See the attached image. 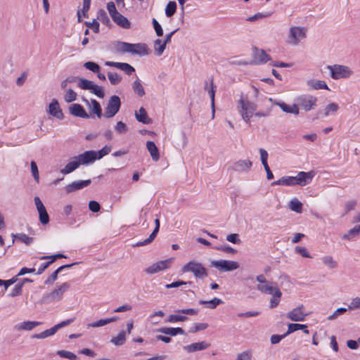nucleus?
Instances as JSON below:
<instances>
[{
    "label": "nucleus",
    "instance_id": "31",
    "mask_svg": "<svg viewBox=\"0 0 360 360\" xmlns=\"http://www.w3.org/2000/svg\"><path fill=\"white\" fill-rule=\"evenodd\" d=\"M13 240H12V245L15 243V239H18L22 243L26 244L27 245H30L33 240L34 238L32 237L28 236L25 233H12Z\"/></svg>",
    "mask_w": 360,
    "mask_h": 360
},
{
    "label": "nucleus",
    "instance_id": "18",
    "mask_svg": "<svg viewBox=\"0 0 360 360\" xmlns=\"http://www.w3.org/2000/svg\"><path fill=\"white\" fill-rule=\"evenodd\" d=\"M69 111L70 113L75 117L86 119L90 117V115L86 112L84 107L78 103L72 104L69 107Z\"/></svg>",
    "mask_w": 360,
    "mask_h": 360
},
{
    "label": "nucleus",
    "instance_id": "16",
    "mask_svg": "<svg viewBox=\"0 0 360 360\" xmlns=\"http://www.w3.org/2000/svg\"><path fill=\"white\" fill-rule=\"evenodd\" d=\"M49 113L58 120H63L64 118V115L60 107L59 103L55 98L52 100L49 105Z\"/></svg>",
    "mask_w": 360,
    "mask_h": 360
},
{
    "label": "nucleus",
    "instance_id": "15",
    "mask_svg": "<svg viewBox=\"0 0 360 360\" xmlns=\"http://www.w3.org/2000/svg\"><path fill=\"white\" fill-rule=\"evenodd\" d=\"M91 183V179L73 181L65 187V191L68 194L72 193L76 191L81 190L84 187L89 186Z\"/></svg>",
    "mask_w": 360,
    "mask_h": 360
},
{
    "label": "nucleus",
    "instance_id": "9",
    "mask_svg": "<svg viewBox=\"0 0 360 360\" xmlns=\"http://www.w3.org/2000/svg\"><path fill=\"white\" fill-rule=\"evenodd\" d=\"M252 60L250 61V65H261L267 63L271 60L264 49H259L256 46L252 48Z\"/></svg>",
    "mask_w": 360,
    "mask_h": 360
},
{
    "label": "nucleus",
    "instance_id": "46",
    "mask_svg": "<svg viewBox=\"0 0 360 360\" xmlns=\"http://www.w3.org/2000/svg\"><path fill=\"white\" fill-rule=\"evenodd\" d=\"M94 83L92 81L84 78L79 79L78 86L84 90H91Z\"/></svg>",
    "mask_w": 360,
    "mask_h": 360
},
{
    "label": "nucleus",
    "instance_id": "26",
    "mask_svg": "<svg viewBox=\"0 0 360 360\" xmlns=\"http://www.w3.org/2000/svg\"><path fill=\"white\" fill-rule=\"evenodd\" d=\"M40 324L39 321H27L15 325L14 328L17 330H31Z\"/></svg>",
    "mask_w": 360,
    "mask_h": 360
},
{
    "label": "nucleus",
    "instance_id": "12",
    "mask_svg": "<svg viewBox=\"0 0 360 360\" xmlns=\"http://www.w3.org/2000/svg\"><path fill=\"white\" fill-rule=\"evenodd\" d=\"M34 203L39 213V221L42 225H46L49 223V215L45 206L38 196L34 197Z\"/></svg>",
    "mask_w": 360,
    "mask_h": 360
},
{
    "label": "nucleus",
    "instance_id": "30",
    "mask_svg": "<svg viewBox=\"0 0 360 360\" xmlns=\"http://www.w3.org/2000/svg\"><path fill=\"white\" fill-rule=\"evenodd\" d=\"M91 0H83V6L81 10L77 11V21L81 22L82 21V15L88 17L87 12L90 8Z\"/></svg>",
    "mask_w": 360,
    "mask_h": 360
},
{
    "label": "nucleus",
    "instance_id": "37",
    "mask_svg": "<svg viewBox=\"0 0 360 360\" xmlns=\"http://www.w3.org/2000/svg\"><path fill=\"white\" fill-rule=\"evenodd\" d=\"M289 207L292 211L297 213H301L302 212V203L297 198H294L290 201Z\"/></svg>",
    "mask_w": 360,
    "mask_h": 360
},
{
    "label": "nucleus",
    "instance_id": "44",
    "mask_svg": "<svg viewBox=\"0 0 360 360\" xmlns=\"http://www.w3.org/2000/svg\"><path fill=\"white\" fill-rule=\"evenodd\" d=\"M307 328V326L305 324L300 323H289L288 325V330L286 334L289 335L292 333H294L298 330L305 329Z\"/></svg>",
    "mask_w": 360,
    "mask_h": 360
},
{
    "label": "nucleus",
    "instance_id": "53",
    "mask_svg": "<svg viewBox=\"0 0 360 360\" xmlns=\"http://www.w3.org/2000/svg\"><path fill=\"white\" fill-rule=\"evenodd\" d=\"M322 260L323 264L330 269H335L338 266V263L333 259V258L331 256L323 257Z\"/></svg>",
    "mask_w": 360,
    "mask_h": 360
},
{
    "label": "nucleus",
    "instance_id": "45",
    "mask_svg": "<svg viewBox=\"0 0 360 360\" xmlns=\"http://www.w3.org/2000/svg\"><path fill=\"white\" fill-rule=\"evenodd\" d=\"M108 79L112 85H117L121 82L122 77L118 75L117 72H110L108 73Z\"/></svg>",
    "mask_w": 360,
    "mask_h": 360
},
{
    "label": "nucleus",
    "instance_id": "27",
    "mask_svg": "<svg viewBox=\"0 0 360 360\" xmlns=\"http://www.w3.org/2000/svg\"><path fill=\"white\" fill-rule=\"evenodd\" d=\"M136 119L139 122L145 124L152 123V120L148 117V113L146 109L141 107L139 112H135Z\"/></svg>",
    "mask_w": 360,
    "mask_h": 360
},
{
    "label": "nucleus",
    "instance_id": "58",
    "mask_svg": "<svg viewBox=\"0 0 360 360\" xmlns=\"http://www.w3.org/2000/svg\"><path fill=\"white\" fill-rule=\"evenodd\" d=\"M84 24L87 27L92 29L94 33L99 32V22L96 19L91 22H85Z\"/></svg>",
    "mask_w": 360,
    "mask_h": 360
},
{
    "label": "nucleus",
    "instance_id": "32",
    "mask_svg": "<svg viewBox=\"0 0 360 360\" xmlns=\"http://www.w3.org/2000/svg\"><path fill=\"white\" fill-rule=\"evenodd\" d=\"M307 84L314 89H328L329 88L324 81L310 79L307 82Z\"/></svg>",
    "mask_w": 360,
    "mask_h": 360
},
{
    "label": "nucleus",
    "instance_id": "61",
    "mask_svg": "<svg viewBox=\"0 0 360 360\" xmlns=\"http://www.w3.org/2000/svg\"><path fill=\"white\" fill-rule=\"evenodd\" d=\"M152 24L153 25L157 36L162 37L163 35V30L155 18L153 19Z\"/></svg>",
    "mask_w": 360,
    "mask_h": 360
},
{
    "label": "nucleus",
    "instance_id": "29",
    "mask_svg": "<svg viewBox=\"0 0 360 360\" xmlns=\"http://www.w3.org/2000/svg\"><path fill=\"white\" fill-rule=\"evenodd\" d=\"M278 105L281 108V109L286 113H291L295 115H297L300 113V110L297 103L293 104L292 105H288L285 103L281 102L278 103Z\"/></svg>",
    "mask_w": 360,
    "mask_h": 360
},
{
    "label": "nucleus",
    "instance_id": "34",
    "mask_svg": "<svg viewBox=\"0 0 360 360\" xmlns=\"http://www.w3.org/2000/svg\"><path fill=\"white\" fill-rule=\"evenodd\" d=\"M132 89L134 92L139 97L145 95V90L139 79H136L132 84Z\"/></svg>",
    "mask_w": 360,
    "mask_h": 360
},
{
    "label": "nucleus",
    "instance_id": "56",
    "mask_svg": "<svg viewBox=\"0 0 360 360\" xmlns=\"http://www.w3.org/2000/svg\"><path fill=\"white\" fill-rule=\"evenodd\" d=\"M339 106L335 103H331L326 106L324 115H329L330 112L335 113L338 110Z\"/></svg>",
    "mask_w": 360,
    "mask_h": 360
},
{
    "label": "nucleus",
    "instance_id": "33",
    "mask_svg": "<svg viewBox=\"0 0 360 360\" xmlns=\"http://www.w3.org/2000/svg\"><path fill=\"white\" fill-rule=\"evenodd\" d=\"M360 233V224L355 226L354 228L349 230L346 233L342 235V238L344 240H350Z\"/></svg>",
    "mask_w": 360,
    "mask_h": 360
},
{
    "label": "nucleus",
    "instance_id": "50",
    "mask_svg": "<svg viewBox=\"0 0 360 360\" xmlns=\"http://www.w3.org/2000/svg\"><path fill=\"white\" fill-rule=\"evenodd\" d=\"M90 91H91L92 94H94L100 98H103L105 96V92L103 87L97 84H94Z\"/></svg>",
    "mask_w": 360,
    "mask_h": 360
},
{
    "label": "nucleus",
    "instance_id": "5",
    "mask_svg": "<svg viewBox=\"0 0 360 360\" xmlns=\"http://www.w3.org/2000/svg\"><path fill=\"white\" fill-rule=\"evenodd\" d=\"M183 273L191 272L194 274L195 277L198 279H204L207 276V271L200 262L195 261H191L186 264L181 268Z\"/></svg>",
    "mask_w": 360,
    "mask_h": 360
},
{
    "label": "nucleus",
    "instance_id": "60",
    "mask_svg": "<svg viewBox=\"0 0 360 360\" xmlns=\"http://www.w3.org/2000/svg\"><path fill=\"white\" fill-rule=\"evenodd\" d=\"M23 283H18L15 285L11 292L8 294L9 297H15L21 294Z\"/></svg>",
    "mask_w": 360,
    "mask_h": 360
},
{
    "label": "nucleus",
    "instance_id": "35",
    "mask_svg": "<svg viewBox=\"0 0 360 360\" xmlns=\"http://www.w3.org/2000/svg\"><path fill=\"white\" fill-rule=\"evenodd\" d=\"M110 342L116 346H120L125 343L126 342V335L125 331H120L117 337L112 338Z\"/></svg>",
    "mask_w": 360,
    "mask_h": 360
},
{
    "label": "nucleus",
    "instance_id": "63",
    "mask_svg": "<svg viewBox=\"0 0 360 360\" xmlns=\"http://www.w3.org/2000/svg\"><path fill=\"white\" fill-rule=\"evenodd\" d=\"M120 70L124 71L128 75H131L134 72H135L134 68L127 63H122Z\"/></svg>",
    "mask_w": 360,
    "mask_h": 360
},
{
    "label": "nucleus",
    "instance_id": "4",
    "mask_svg": "<svg viewBox=\"0 0 360 360\" xmlns=\"http://www.w3.org/2000/svg\"><path fill=\"white\" fill-rule=\"evenodd\" d=\"M257 105L248 101L247 98H244L243 96L238 101V108L239 112L244 121L248 122L250 117H252L254 112L257 110Z\"/></svg>",
    "mask_w": 360,
    "mask_h": 360
},
{
    "label": "nucleus",
    "instance_id": "25",
    "mask_svg": "<svg viewBox=\"0 0 360 360\" xmlns=\"http://www.w3.org/2000/svg\"><path fill=\"white\" fill-rule=\"evenodd\" d=\"M158 332L163 333L167 335L176 336L178 334L185 335V330L179 327L177 328H167L163 327L158 329Z\"/></svg>",
    "mask_w": 360,
    "mask_h": 360
},
{
    "label": "nucleus",
    "instance_id": "13",
    "mask_svg": "<svg viewBox=\"0 0 360 360\" xmlns=\"http://www.w3.org/2000/svg\"><path fill=\"white\" fill-rule=\"evenodd\" d=\"M306 37L304 29L300 27H292L290 30L289 43L297 45L300 39Z\"/></svg>",
    "mask_w": 360,
    "mask_h": 360
},
{
    "label": "nucleus",
    "instance_id": "39",
    "mask_svg": "<svg viewBox=\"0 0 360 360\" xmlns=\"http://www.w3.org/2000/svg\"><path fill=\"white\" fill-rule=\"evenodd\" d=\"M176 3L174 1H170L167 3L165 8V15L167 17L170 18L174 15L176 11Z\"/></svg>",
    "mask_w": 360,
    "mask_h": 360
},
{
    "label": "nucleus",
    "instance_id": "48",
    "mask_svg": "<svg viewBox=\"0 0 360 360\" xmlns=\"http://www.w3.org/2000/svg\"><path fill=\"white\" fill-rule=\"evenodd\" d=\"M208 94H209V95L210 96V98H211V105H212V118L213 119L214 117V113H215V110H214L215 89H214V84H213V79H212L211 80V88L208 90Z\"/></svg>",
    "mask_w": 360,
    "mask_h": 360
},
{
    "label": "nucleus",
    "instance_id": "62",
    "mask_svg": "<svg viewBox=\"0 0 360 360\" xmlns=\"http://www.w3.org/2000/svg\"><path fill=\"white\" fill-rule=\"evenodd\" d=\"M60 271L57 269L55 270L50 276L45 281L44 283L46 285H52L54 281L57 279L58 275Z\"/></svg>",
    "mask_w": 360,
    "mask_h": 360
},
{
    "label": "nucleus",
    "instance_id": "28",
    "mask_svg": "<svg viewBox=\"0 0 360 360\" xmlns=\"http://www.w3.org/2000/svg\"><path fill=\"white\" fill-rule=\"evenodd\" d=\"M146 148L150 153L153 160L157 162L160 159V153L155 143L153 141H148L146 143Z\"/></svg>",
    "mask_w": 360,
    "mask_h": 360
},
{
    "label": "nucleus",
    "instance_id": "20",
    "mask_svg": "<svg viewBox=\"0 0 360 360\" xmlns=\"http://www.w3.org/2000/svg\"><path fill=\"white\" fill-rule=\"evenodd\" d=\"M155 229L148 238H146V240H144L141 242H138L136 244L133 245L132 246L133 247L144 246V245H148L150 243H152L154 240V239L155 238V237L157 236V234L160 230V222L159 219L157 218L155 219Z\"/></svg>",
    "mask_w": 360,
    "mask_h": 360
},
{
    "label": "nucleus",
    "instance_id": "42",
    "mask_svg": "<svg viewBox=\"0 0 360 360\" xmlns=\"http://www.w3.org/2000/svg\"><path fill=\"white\" fill-rule=\"evenodd\" d=\"M257 289L260 292L266 294L273 295L276 290H279L277 287H274L269 285H258Z\"/></svg>",
    "mask_w": 360,
    "mask_h": 360
},
{
    "label": "nucleus",
    "instance_id": "40",
    "mask_svg": "<svg viewBox=\"0 0 360 360\" xmlns=\"http://www.w3.org/2000/svg\"><path fill=\"white\" fill-rule=\"evenodd\" d=\"M97 19L102 22L106 26H110L111 22L108 18L107 13L103 9H99L98 11Z\"/></svg>",
    "mask_w": 360,
    "mask_h": 360
},
{
    "label": "nucleus",
    "instance_id": "54",
    "mask_svg": "<svg viewBox=\"0 0 360 360\" xmlns=\"http://www.w3.org/2000/svg\"><path fill=\"white\" fill-rule=\"evenodd\" d=\"M111 151V146H105L101 150L96 151V160H100L105 155L109 154Z\"/></svg>",
    "mask_w": 360,
    "mask_h": 360
},
{
    "label": "nucleus",
    "instance_id": "19",
    "mask_svg": "<svg viewBox=\"0 0 360 360\" xmlns=\"http://www.w3.org/2000/svg\"><path fill=\"white\" fill-rule=\"evenodd\" d=\"M95 150H87L76 156L81 165H87L96 160Z\"/></svg>",
    "mask_w": 360,
    "mask_h": 360
},
{
    "label": "nucleus",
    "instance_id": "51",
    "mask_svg": "<svg viewBox=\"0 0 360 360\" xmlns=\"http://www.w3.org/2000/svg\"><path fill=\"white\" fill-rule=\"evenodd\" d=\"M84 67L94 72V73H96V72H98L100 71V66L95 62H93V61H88V62H86L84 63Z\"/></svg>",
    "mask_w": 360,
    "mask_h": 360
},
{
    "label": "nucleus",
    "instance_id": "55",
    "mask_svg": "<svg viewBox=\"0 0 360 360\" xmlns=\"http://www.w3.org/2000/svg\"><path fill=\"white\" fill-rule=\"evenodd\" d=\"M77 94L72 89H69L64 96V99L67 103H71L77 99Z\"/></svg>",
    "mask_w": 360,
    "mask_h": 360
},
{
    "label": "nucleus",
    "instance_id": "10",
    "mask_svg": "<svg viewBox=\"0 0 360 360\" xmlns=\"http://www.w3.org/2000/svg\"><path fill=\"white\" fill-rule=\"evenodd\" d=\"M211 266L217 269L219 271H231L239 268V264L235 261L220 259L211 262Z\"/></svg>",
    "mask_w": 360,
    "mask_h": 360
},
{
    "label": "nucleus",
    "instance_id": "22",
    "mask_svg": "<svg viewBox=\"0 0 360 360\" xmlns=\"http://www.w3.org/2000/svg\"><path fill=\"white\" fill-rule=\"evenodd\" d=\"M210 346V343H208L205 341H202V342H199L192 343L189 345H186L184 347V349L185 350H186L188 352L191 353V352H194L196 351H200V350L205 349L208 348Z\"/></svg>",
    "mask_w": 360,
    "mask_h": 360
},
{
    "label": "nucleus",
    "instance_id": "43",
    "mask_svg": "<svg viewBox=\"0 0 360 360\" xmlns=\"http://www.w3.org/2000/svg\"><path fill=\"white\" fill-rule=\"evenodd\" d=\"M275 292L272 295L273 297L270 300V308L273 309L277 307L280 302V299L281 297V292L280 290H276Z\"/></svg>",
    "mask_w": 360,
    "mask_h": 360
},
{
    "label": "nucleus",
    "instance_id": "64",
    "mask_svg": "<svg viewBox=\"0 0 360 360\" xmlns=\"http://www.w3.org/2000/svg\"><path fill=\"white\" fill-rule=\"evenodd\" d=\"M89 209L92 212H98L101 210V205L96 200H90L89 202Z\"/></svg>",
    "mask_w": 360,
    "mask_h": 360
},
{
    "label": "nucleus",
    "instance_id": "38",
    "mask_svg": "<svg viewBox=\"0 0 360 360\" xmlns=\"http://www.w3.org/2000/svg\"><path fill=\"white\" fill-rule=\"evenodd\" d=\"M56 333V330L54 326H53L50 329H47L40 333L34 334L32 336V338H37V339H44V338H46L47 337L54 335Z\"/></svg>",
    "mask_w": 360,
    "mask_h": 360
},
{
    "label": "nucleus",
    "instance_id": "52",
    "mask_svg": "<svg viewBox=\"0 0 360 360\" xmlns=\"http://www.w3.org/2000/svg\"><path fill=\"white\" fill-rule=\"evenodd\" d=\"M62 258H67V256L63 255V253H57V254L52 255L41 256L39 257V259L41 260L49 259L50 260L49 262H51V264H53L57 259H62Z\"/></svg>",
    "mask_w": 360,
    "mask_h": 360
},
{
    "label": "nucleus",
    "instance_id": "21",
    "mask_svg": "<svg viewBox=\"0 0 360 360\" xmlns=\"http://www.w3.org/2000/svg\"><path fill=\"white\" fill-rule=\"evenodd\" d=\"M252 165V162L249 160H240L233 165L232 169L238 172H247Z\"/></svg>",
    "mask_w": 360,
    "mask_h": 360
},
{
    "label": "nucleus",
    "instance_id": "57",
    "mask_svg": "<svg viewBox=\"0 0 360 360\" xmlns=\"http://www.w3.org/2000/svg\"><path fill=\"white\" fill-rule=\"evenodd\" d=\"M348 308L340 307L337 309L331 315L328 317V320H334L338 318V316L343 314L347 311Z\"/></svg>",
    "mask_w": 360,
    "mask_h": 360
},
{
    "label": "nucleus",
    "instance_id": "41",
    "mask_svg": "<svg viewBox=\"0 0 360 360\" xmlns=\"http://www.w3.org/2000/svg\"><path fill=\"white\" fill-rule=\"evenodd\" d=\"M166 46L167 45L165 44L161 39H157L154 41V49L156 55L159 56H161L163 53L164 51L165 50Z\"/></svg>",
    "mask_w": 360,
    "mask_h": 360
},
{
    "label": "nucleus",
    "instance_id": "47",
    "mask_svg": "<svg viewBox=\"0 0 360 360\" xmlns=\"http://www.w3.org/2000/svg\"><path fill=\"white\" fill-rule=\"evenodd\" d=\"M56 354L62 358L68 359L70 360H77L78 359L76 354L66 350H58L56 352Z\"/></svg>",
    "mask_w": 360,
    "mask_h": 360
},
{
    "label": "nucleus",
    "instance_id": "7",
    "mask_svg": "<svg viewBox=\"0 0 360 360\" xmlns=\"http://www.w3.org/2000/svg\"><path fill=\"white\" fill-rule=\"evenodd\" d=\"M328 69L330 71V77L334 79L349 78L353 74L352 70L345 65H328Z\"/></svg>",
    "mask_w": 360,
    "mask_h": 360
},
{
    "label": "nucleus",
    "instance_id": "1",
    "mask_svg": "<svg viewBox=\"0 0 360 360\" xmlns=\"http://www.w3.org/2000/svg\"><path fill=\"white\" fill-rule=\"evenodd\" d=\"M313 176L311 172H300L295 176H283L278 181L272 182L271 186L282 185L291 186L299 185L304 186L311 180Z\"/></svg>",
    "mask_w": 360,
    "mask_h": 360
},
{
    "label": "nucleus",
    "instance_id": "23",
    "mask_svg": "<svg viewBox=\"0 0 360 360\" xmlns=\"http://www.w3.org/2000/svg\"><path fill=\"white\" fill-rule=\"evenodd\" d=\"M112 20L120 27L129 29L130 28L131 23L129 20L122 15L120 13H116L115 15L112 17Z\"/></svg>",
    "mask_w": 360,
    "mask_h": 360
},
{
    "label": "nucleus",
    "instance_id": "24",
    "mask_svg": "<svg viewBox=\"0 0 360 360\" xmlns=\"http://www.w3.org/2000/svg\"><path fill=\"white\" fill-rule=\"evenodd\" d=\"M81 165L79 160L76 158V156L73 157L72 160L69 162L63 169L60 170V172L63 174H68L76 169H77Z\"/></svg>",
    "mask_w": 360,
    "mask_h": 360
},
{
    "label": "nucleus",
    "instance_id": "3",
    "mask_svg": "<svg viewBox=\"0 0 360 360\" xmlns=\"http://www.w3.org/2000/svg\"><path fill=\"white\" fill-rule=\"evenodd\" d=\"M70 287V285L68 283H63L58 288L49 293L44 295L41 300L42 302L44 304H50L61 300L64 292L67 291Z\"/></svg>",
    "mask_w": 360,
    "mask_h": 360
},
{
    "label": "nucleus",
    "instance_id": "17",
    "mask_svg": "<svg viewBox=\"0 0 360 360\" xmlns=\"http://www.w3.org/2000/svg\"><path fill=\"white\" fill-rule=\"evenodd\" d=\"M171 259L158 262L146 269V272L150 274L158 273L168 268Z\"/></svg>",
    "mask_w": 360,
    "mask_h": 360
},
{
    "label": "nucleus",
    "instance_id": "14",
    "mask_svg": "<svg viewBox=\"0 0 360 360\" xmlns=\"http://www.w3.org/2000/svg\"><path fill=\"white\" fill-rule=\"evenodd\" d=\"M82 100L85 104L91 108L90 112L89 114L90 117H93L94 115H96L98 118H101L102 117V108L98 101H97L96 99H91L89 101L84 98H83Z\"/></svg>",
    "mask_w": 360,
    "mask_h": 360
},
{
    "label": "nucleus",
    "instance_id": "59",
    "mask_svg": "<svg viewBox=\"0 0 360 360\" xmlns=\"http://www.w3.org/2000/svg\"><path fill=\"white\" fill-rule=\"evenodd\" d=\"M115 131L119 134H124L128 131V127L125 123L122 121H119L116 124Z\"/></svg>",
    "mask_w": 360,
    "mask_h": 360
},
{
    "label": "nucleus",
    "instance_id": "36",
    "mask_svg": "<svg viewBox=\"0 0 360 360\" xmlns=\"http://www.w3.org/2000/svg\"><path fill=\"white\" fill-rule=\"evenodd\" d=\"M222 303H224V302L221 299L217 298V297H214L212 300H208V301H207V300H200L199 301L200 304H202V305L209 304L208 307L210 309H215L219 304H221Z\"/></svg>",
    "mask_w": 360,
    "mask_h": 360
},
{
    "label": "nucleus",
    "instance_id": "2",
    "mask_svg": "<svg viewBox=\"0 0 360 360\" xmlns=\"http://www.w3.org/2000/svg\"><path fill=\"white\" fill-rule=\"evenodd\" d=\"M115 47L117 53H130L138 56H147L149 54L148 46L144 43L130 44L124 41H116Z\"/></svg>",
    "mask_w": 360,
    "mask_h": 360
},
{
    "label": "nucleus",
    "instance_id": "49",
    "mask_svg": "<svg viewBox=\"0 0 360 360\" xmlns=\"http://www.w3.org/2000/svg\"><path fill=\"white\" fill-rule=\"evenodd\" d=\"M188 319V318L186 316L180 314H171L168 316L166 321L169 323H175L179 321H186Z\"/></svg>",
    "mask_w": 360,
    "mask_h": 360
},
{
    "label": "nucleus",
    "instance_id": "11",
    "mask_svg": "<svg viewBox=\"0 0 360 360\" xmlns=\"http://www.w3.org/2000/svg\"><path fill=\"white\" fill-rule=\"evenodd\" d=\"M304 309L305 307L304 304H301L288 312L286 316L292 321H304L306 317L310 314L309 312H306Z\"/></svg>",
    "mask_w": 360,
    "mask_h": 360
},
{
    "label": "nucleus",
    "instance_id": "8",
    "mask_svg": "<svg viewBox=\"0 0 360 360\" xmlns=\"http://www.w3.org/2000/svg\"><path fill=\"white\" fill-rule=\"evenodd\" d=\"M121 105L122 103L120 97L116 95L112 96L105 108L104 117L106 118L114 117L119 112Z\"/></svg>",
    "mask_w": 360,
    "mask_h": 360
},
{
    "label": "nucleus",
    "instance_id": "6",
    "mask_svg": "<svg viewBox=\"0 0 360 360\" xmlns=\"http://www.w3.org/2000/svg\"><path fill=\"white\" fill-rule=\"evenodd\" d=\"M317 98L310 94H303L297 98L296 102L298 108L310 111L314 110L317 106Z\"/></svg>",
    "mask_w": 360,
    "mask_h": 360
}]
</instances>
